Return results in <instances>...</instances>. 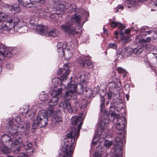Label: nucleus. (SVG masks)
Here are the masks:
<instances>
[{
	"label": "nucleus",
	"instance_id": "obj_58",
	"mask_svg": "<svg viewBox=\"0 0 157 157\" xmlns=\"http://www.w3.org/2000/svg\"><path fill=\"white\" fill-rule=\"evenodd\" d=\"M114 34L116 36H117L118 34V32L117 31H116L115 32Z\"/></svg>",
	"mask_w": 157,
	"mask_h": 157
},
{
	"label": "nucleus",
	"instance_id": "obj_55",
	"mask_svg": "<svg viewBox=\"0 0 157 157\" xmlns=\"http://www.w3.org/2000/svg\"><path fill=\"white\" fill-rule=\"evenodd\" d=\"M139 42L141 43H146V40L145 39H142L140 40Z\"/></svg>",
	"mask_w": 157,
	"mask_h": 157
},
{
	"label": "nucleus",
	"instance_id": "obj_43",
	"mask_svg": "<svg viewBox=\"0 0 157 157\" xmlns=\"http://www.w3.org/2000/svg\"><path fill=\"white\" fill-rule=\"evenodd\" d=\"M6 67L8 69H12L13 68V65L10 63H8L6 65Z\"/></svg>",
	"mask_w": 157,
	"mask_h": 157
},
{
	"label": "nucleus",
	"instance_id": "obj_1",
	"mask_svg": "<svg viewBox=\"0 0 157 157\" xmlns=\"http://www.w3.org/2000/svg\"><path fill=\"white\" fill-rule=\"evenodd\" d=\"M13 121H10L6 124V130L11 136L15 139L11 140V138L9 135H2L1 141L5 143L6 145H10L11 149L15 153H18L20 148V144L23 141L22 135L18 132L17 127L12 124Z\"/></svg>",
	"mask_w": 157,
	"mask_h": 157
},
{
	"label": "nucleus",
	"instance_id": "obj_25",
	"mask_svg": "<svg viewBox=\"0 0 157 157\" xmlns=\"http://www.w3.org/2000/svg\"><path fill=\"white\" fill-rule=\"evenodd\" d=\"M1 150L4 153H8L9 152V148H10V145L6 146L4 144H2L0 147Z\"/></svg>",
	"mask_w": 157,
	"mask_h": 157
},
{
	"label": "nucleus",
	"instance_id": "obj_30",
	"mask_svg": "<svg viewBox=\"0 0 157 157\" xmlns=\"http://www.w3.org/2000/svg\"><path fill=\"white\" fill-rule=\"evenodd\" d=\"M39 98L43 101H47V102L48 100V96L47 94H40L39 96Z\"/></svg>",
	"mask_w": 157,
	"mask_h": 157
},
{
	"label": "nucleus",
	"instance_id": "obj_17",
	"mask_svg": "<svg viewBox=\"0 0 157 157\" xmlns=\"http://www.w3.org/2000/svg\"><path fill=\"white\" fill-rule=\"evenodd\" d=\"M66 3L63 4H60L58 5L56 7V13L61 14L66 10Z\"/></svg>",
	"mask_w": 157,
	"mask_h": 157
},
{
	"label": "nucleus",
	"instance_id": "obj_3",
	"mask_svg": "<svg viewBox=\"0 0 157 157\" xmlns=\"http://www.w3.org/2000/svg\"><path fill=\"white\" fill-rule=\"evenodd\" d=\"M81 19L79 15L75 14L72 17L70 21L61 26L62 30L72 35L80 33L82 30L80 23Z\"/></svg>",
	"mask_w": 157,
	"mask_h": 157
},
{
	"label": "nucleus",
	"instance_id": "obj_31",
	"mask_svg": "<svg viewBox=\"0 0 157 157\" xmlns=\"http://www.w3.org/2000/svg\"><path fill=\"white\" fill-rule=\"evenodd\" d=\"M117 71L119 73H122L124 74L123 76L124 77L126 76L127 72L125 69L121 67H119L117 68Z\"/></svg>",
	"mask_w": 157,
	"mask_h": 157
},
{
	"label": "nucleus",
	"instance_id": "obj_24",
	"mask_svg": "<svg viewBox=\"0 0 157 157\" xmlns=\"http://www.w3.org/2000/svg\"><path fill=\"white\" fill-rule=\"evenodd\" d=\"M96 152L94 155L93 157H101V147L99 146L96 148Z\"/></svg>",
	"mask_w": 157,
	"mask_h": 157
},
{
	"label": "nucleus",
	"instance_id": "obj_54",
	"mask_svg": "<svg viewBox=\"0 0 157 157\" xmlns=\"http://www.w3.org/2000/svg\"><path fill=\"white\" fill-rule=\"evenodd\" d=\"M130 32V30L129 29H127L125 31V33L126 34H129Z\"/></svg>",
	"mask_w": 157,
	"mask_h": 157
},
{
	"label": "nucleus",
	"instance_id": "obj_33",
	"mask_svg": "<svg viewBox=\"0 0 157 157\" xmlns=\"http://www.w3.org/2000/svg\"><path fill=\"white\" fill-rule=\"evenodd\" d=\"M62 47V43H59L57 44V51L58 53H63V49Z\"/></svg>",
	"mask_w": 157,
	"mask_h": 157
},
{
	"label": "nucleus",
	"instance_id": "obj_20",
	"mask_svg": "<svg viewBox=\"0 0 157 157\" xmlns=\"http://www.w3.org/2000/svg\"><path fill=\"white\" fill-rule=\"evenodd\" d=\"M105 123L101 122L98 127L96 133L99 136H100L102 133L105 126Z\"/></svg>",
	"mask_w": 157,
	"mask_h": 157
},
{
	"label": "nucleus",
	"instance_id": "obj_51",
	"mask_svg": "<svg viewBox=\"0 0 157 157\" xmlns=\"http://www.w3.org/2000/svg\"><path fill=\"white\" fill-rule=\"evenodd\" d=\"M68 44H69L70 45V46H71V48H70V49H73V48H74V44L72 42H71L70 43H69L68 44H67L68 46Z\"/></svg>",
	"mask_w": 157,
	"mask_h": 157
},
{
	"label": "nucleus",
	"instance_id": "obj_38",
	"mask_svg": "<svg viewBox=\"0 0 157 157\" xmlns=\"http://www.w3.org/2000/svg\"><path fill=\"white\" fill-rule=\"evenodd\" d=\"M84 93L86 92L87 96H90L91 95L92 93L91 91L89 88H85V91H84Z\"/></svg>",
	"mask_w": 157,
	"mask_h": 157
},
{
	"label": "nucleus",
	"instance_id": "obj_63",
	"mask_svg": "<svg viewBox=\"0 0 157 157\" xmlns=\"http://www.w3.org/2000/svg\"><path fill=\"white\" fill-rule=\"evenodd\" d=\"M18 25V24L17 25H16V26L18 27V29H20L21 26H20Z\"/></svg>",
	"mask_w": 157,
	"mask_h": 157
},
{
	"label": "nucleus",
	"instance_id": "obj_29",
	"mask_svg": "<svg viewBox=\"0 0 157 157\" xmlns=\"http://www.w3.org/2000/svg\"><path fill=\"white\" fill-rule=\"evenodd\" d=\"M33 146L31 142L28 141H25L23 143V146L25 149L26 150L30 149Z\"/></svg>",
	"mask_w": 157,
	"mask_h": 157
},
{
	"label": "nucleus",
	"instance_id": "obj_49",
	"mask_svg": "<svg viewBox=\"0 0 157 157\" xmlns=\"http://www.w3.org/2000/svg\"><path fill=\"white\" fill-rule=\"evenodd\" d=\"M18 157H27V155L24 153H21L18 155Z\"/></svg>",
	"mask_w": 157,
	"mask_h": 157
},
{
	"label": "nucleus",
	"instance_id": "obj_9",
	"mask_svg": "<svg viewBox=\"0 0 157 157\" xmlns=\"http://www.w3.org/2000/svg\"><path fill=\"white\" fill-rule=\"evenodd\" d=\"M77 86L74 84H67L68 90L64 95L63 98L66 101H68L71 99H75L77 98L76 89Z\"/></svg>",
	"mask_w": 157,
	"mask_h": 157
},
{
	"label": "nucleus",
	"instance_id": "obj_12",
	"mask_svg": "<svg viewBox=\"0 0 157 157\" xmlns=\"http://www.w3.org/2000/svg\"><path fill=\"white\" fill-rule=\"evenodd\" d=\"M50 113L52 115H54V116L52 118V124H54L55 126H59L62 123L61 118L59 116L60 114L59 112H56L53 111L52 113L50 112Z\"/></svg>",
	"mask_w": 157,
	"mask_h": 157
},
{
	"label": "nucleus",
	"instance_id": "obj_19",
	"mask_svg": "<svg viewBox=\"0 0 157 157\" xmlns=\"http://www.w3.org/2000/svg\"><path fill=\"white\" fill-rule=\"evenodd\" d=\"M25 108L27 109V111H24V113H28L25 115L26 118L29 119H32L34 116L35 112L34 110L33 111V110H30L28 111V107L25 106V108H23V109H24Z\"/></svg>",
	"mask_w": 157,
	"mask_h": 157
},
{
	"label": "nucleus",
	"instance_id": "obj_32",
	"mask_svg": "<svg viewBox=\"0 0 157 157\" xmlns=\"http://www.w3.org/2000/svg\"><path fill=\"white\" fill-rule=\"evenodd\" d=\"M101 111L102 112L103 109V106L104 105L105 102V98L103 96H101Z\"/></svg>",
	"mask_w": 157,
	"mask_h": 157
},
{
	"label": "nucleus",
	"instance_id": "obj_47",
	"mask_svg": "<svg viewBox=\"0 0 157 157\" xmlns=\"http://www.w3.org/2000/svg\"><path fill=\"white\" fill-rule=\"evenodd\" d=\"M31 1L36 2L43 3L45 2V0H31Z\"/></svg>",
	"mask_w": 157,
	"mask_h": 157
},
{
	"label": "nucleus",
	"instance_id": "obj_22",
	"mask_svg": "<svg viewBox=\"0 0 157 157\" xmlns=\"http://www.w3.org/2000/svg\"><path fill=\"white\" fill-rule=\"evenodd\" d=\"M136 3V0H125V6L128 8H130L132 7Z\"/></svg>",
	"mask_w": 157,
	"mask_h": 157
},
{
	"label": "nucleus",
	"instance_id": "obj_45",
	"mask_svg": "<svg viewBox=\"0 0 157 157\" xmlns=\"http://www.w3.org/2000/svg\"><path fill=\"white\" fill-rule=\"evenodd\" d=\"M114 102H111L110 104V111H112L114 110Z\"/></svg>",
	"mask_w": 157,
	"mask_h": 157
},
{
	"label": "nucleus",
	"instance_id": "obj_37",
	"mask_svg": "<svg viewBox=\"0 0 157 157\" xmlns=\"http://www.w3.org/2000/svg\"><path fill=\"white\" fill-rule=\"evenodd\" d=\"M13 120L14 121H15L18 124H19V125H20V124H21V123H22L21 120V118L19 117H17L16 118H15V119H14Z\"/></svg>",
	"mask_w": 157,
	"mask_h": 157
},
{
	"label": "nucleus",
	"instance_id": "obj_2",
	"mask_svg": "<svg viewBox=\"0 0 157 157\" xmlns=\"http://www.w3.org/2000/svg\"><path fill=\"white\" fill-rule=\"evenodd\" d=\"M126 119L124 117L118 119L116 128L119 131L114 143V149L116 153H122V149L124 143L125 135L123 129L126 125Z\"/></svg>",
	"mask_w": 157,
	"mask_h": 157
},
{
	"label": "nucleus",
	"instance_id": "obj_52",
	"mask_svg": "<svg viewBox=\"0 0 157 157\" xmlns=\"http://www.w3.org/2000/svg\"><path fill=\"white\" fill-rule=\"evenodd\" d=\"M146 43H148L151 40V38L150 37H148L145 40Z\"/></svg>",
	"mask_w": 157,
	"mask_h": 157
},
{
	"label": "nucleus",
	"instance_id": "obj_53",
	"mask_svg": "<svg viewBox=\"0 0 157 157\" xmlns=\"http://www.w3.org/2000/svg\"><path fill=\"white\" fill-rule=\"evenodd\" d=\"M156 34L152 33L153 34V37L154 39L156 38H157V33L155 32Z\"/></svg>",
	"mask_w": 157,
	"mask_h": 157
},
{
	"label": "nucleus",
	"instance_id": "obj_4",
	"mask_svg": "<svg viewBox=\"0 0 157 157\" xmlns=\"http://www.w3.org/2000/svg\"><path fill=\"white\" fill-rule=\"evenodd\" d=\"M75 129H74L72 132L67 135V138L71 139V144L68 149L69 143L67 140H66L64 141L63 144L62 148V150L63 153V157H71L76 144V139L77 137L75 134Z\"/></svg>",
	"mask_w": 157,
	"mask_h": 157
},
{
	"label": "nucleus",
	"instance_id": "obj_13",
	"mask_svg": "<svg viewBox=\"0 0 157 157\" xmlns=\"http://www.w3.org/2000/svg\"><path fill=\"white\" fill-rule=\"evenodd\" d=\"M143 51V48L140 47H138L134 49L130 48H125L124 49V53L126 56H128L129 55H130L131 53L139 54L142 53Z\"/></svg>",
	"mask_w": 157,
	"mask_h": 157
},
{
	"label": "nucleus",
	"instance_id": "obj_50",
	"mask_svg": "<svg viewBox=\"0 0 157 157\" xmlns=\"http://www.w3.org/2000/svg\"><path fill=\"white\" fill-rule=\"evenodd\" d=\"M117 8L119 9L121 11L123 10L124 9V7L122 5H119L117 6Z\"/></svg>",
	"mask_w": 157,
	"mask_h": 157
},
{
	"label": "nucleus",
	"instance_id": "obj_8",
	"mask_svg": "<svg viewBox=\"0 0 157 157\" xmlns=\"http://www.w3.org/2000/svg\"><path fill=\"white\" fill-rule=\"evenodd\" d=\"M35 31L42 35L49 36H56L58 35L57 30L55 29L50 30L46 26L38 25L36 28Z\"/></svg>",
	"mask_w": 157,
	"mask_h": 157
},
{
	"label": "nucleus",
	"instance_id": "obj_26",
	"mask_svg": "<svg viewBox=\"0 0 157 157\" xmlns=\"http://www.w3.org/2000/svg\"><path fill=\"white\" fill-rule=\"evenodd\" d=\"M7 8L10 10H13L16 12L19 11L20 10L19 6H18L15 5L14 6L7 5Z\"/></svg>",
	"mask_w": 157,
	"mask_h": 157
},
{
	"label": "nucleus",
	"instance_id": "obj_23",
	"mask_svg": "<svg viewBox=\"0 0 157 157\" xmlns=\"http://www.w3.org/2000/svg\"><path fill=\"white\" fill-rule=\"evenodd\" d=\"M31 0H18V2L20 4L24 6L31 7L30 6V1Z\"/></svg>",
	"mask_w": 157,
	"mask_h": 157
},
{
	"label": "nucleus",
	"instance_id": "obj_18",
	"mask_svg": "<svg viewBox=\"0 0 157 157\" xmlns=\"http://www.w3.org/2000/svg\"><path fill=\"white\" fill-rule=\"evenodd\" d=\"M66 9L69 10V13H71L75 11L76 7L74 4L66 2Z\"/></svg>",
	"mask_w": 157,
	"mask_h": 157
},
{
	"label": "nucleus",
	"instance_id": "obj_41",
	"mask_svg": "<svg viewBox=\"0 0 157 157\" xmlns=\"http://www.w3.org/2000/svg\"><path fill=\"white\" fill-rule=\"evenodd\" d=\"M115 155L114 157H119L120 155H121L122 153H116L114 151ZM105 157H111V155L110 154H107Z\"/></svg>",
	"mask_w": 157,
	"mask_h": 157
},
{
	"label": "nucleus",
	"instance_id": "obj_62",
	"mask_svg": "<svg viewBox=\"0 0 157 157\" xmlns=\"http://www.w3.org/2000/svg\"><path fill=\"white\" fill-rule=\"evenodd\" d=\"M1 63H0V73H1L2 70V68L1 66Z\"/></svg>",
	"mask_w": 157,
	"mask_h": 157
},
{
	"label": "nucleus",
	"instance_id": "obj_28",
	"mask_svg": "<svg viewBox=\"0 0 157 157\" xmlns=\"http://www.w3.org/2000/svg\"><path fill=\"white\" fill-rule=\"evenodd\" d=\"M63 80L61 79V78H56L52 80V84L54 86L56 87H57L61 82V80Z\"/></svg>",
	"mask_w": 157,
	"mask_h": 157
},
{
	"label": "nucleus",
	"instance_id": "obj_56",
	"mask_svg": "<svg viewBox=\"0 0 157 157\" xmlns=\"http://www.w3.org/2000/svg\"><path fill=\"white\" fill-rule=\"evenodd\" d=\"M145 32V29H141L140 31V33L142 34L144 33Z\"/></svg>",
	"mask_w": 157,
	"mask_h": 157
},
{
	"label": "nucleus",
	"instance_id": "obj_21",
	"mask_svg": "<svg viewBox=\"0 0 157 157\" xmlns=\"http://www.w3.org/2000/svg\"><path fill=\"white\" fill-rule=\"evenodd\" d=\"M16 126L17 127V129H19L20 128L21 130V132H24L28 130L30 126V123L28 122H27L23 126Z\"/></svg>",
	"mask_w": 157,
	"mask_h": 157
},
{
	"label": "nucleus",
	"instance_id": "obj_42",
	"mask_svg": "<svg viewBox=\"0 0 157 157\" xmlns=\"http://www.w3.org/2000/svg\"><path fill=\"white\" fill-rule=\"evenodd\" d=\"M112 144V143L111 141H107L105 142V145L106 147H109Z\"/></svg>",
	"mask_w": 157,
	"mask_h": 157
},
{
	"label": "nucleus",
	"instance_id": "obj_5",
	"mask_svg": "<svg viewBox=\"0 0 157 157\" xmlns=\"http://www.w3.org/2000/svg\"><path fill=\"white\" fill-rule=\"evenodd\" d=\"M19 22V19L17 17L8 19L6 23L2 24L1 29L8 31L13 29L15 31L23 33H26L27 31V28L26 26H21L20 29H18V27L16 26V25H17Z\"/></svg>",
	"mask_w": 157,
	"mask_h": 157
},
{
	"label": "nucleus",
	"instance_id": "obj_16",
	"mask_svg": "<svg viewBox=\"0 0 157 157\" xmlns=\"http://www.w3.org/2000/svg\"><path fill=\"white\" fill-rule=\"evenodd\" d=\"M80 65L81 67L91 68L93 65L92 61L90 60L82 59L80 61Z\"/></svg>",
	"mask_w": 157,
	"mask_h": 157
},
{
	"label": "nucleus",
	"instance_id": "obj_7",
	"mask_svg": "<svg viewBox=\"0 0 157 157\" xmlns=\"http://www.w3.org/2000/svg\"><path fill=\"white\" fill-rule=\"evenodd\" d=\"M48 118L45 111L43 110L39 112L36 119L33 121L32 128L33 129L36 128L39 126L43 127L47 124Z\"/></svg>",
	"mask_w": 157,
	"mask_h": 157
},
{
	"label": "nucleus",
	"instance_id": "obj_11",
	"mask_svg": "<svg viewBox=\"0 0 157 157\" xmlns=\"http://www.w3.org/2000/svg\"><path fill=\"white\" fill-rule=\"evenodd\" d=\"M80 119L81 118L77 116L73 117L71 118V123L72 125H75L78 123H79V124L78 126V130L77 131L76 128L72 127L71 128L70 132L67 134V135L68 134L70 133L71 132H72L73 130L75 129V134L77 137V139H76V142L78 136L79 131L82 124V122L80 121Z\"/></svg>",
	"mask_w": 157,
	"mask_h": 157
},
{
	"label": "nucleus",
	"instance_id": "obj_57",
	"mask_svg": "<svg viewBox=\"0 0 157 157\" xmlns=\"http://www.w3.org/2000/svg\"><path fill=\"white\" fill-rule=\"evenodd\" d=\"M61 0H53V1L54 2H55L56 3H57L59 2Z\"/></svg>",
	"mask_w": 157,
	"mask_h": 157
},
{
	"label": "nucleus",
	"instance_id": "obj_59",
	"mask_svg": "<svg viewBox=\"0 0 157 157\" xmlns=\"http://www.w3.org/2000/svg\"><path fill=\"white\" fill-rule=\"evenodd\" d=\"M74 102L75 104H77L78 103V101L77 100H75Z\"/></svg>",
	"mask_w": 157,
	"mask_h": 157
},
{
	"label": "nucleus",
	"instance_id": "obj_44",
	"mask_svg": "<svg viewBox=\"0 0 157 157\" xmlns=\"http://www.w3.org/2000/svg\"><path fill=\"white\" fill-rule=\"evenodd\" d=\"M117 116V115L115 113V112L113 111L112 112L110 113V117H112V118L113 117L112 119H111V120L112 121H113L114 119V118L115 117H116Z\"/></svg>",
	"mask_w": 157,
	"mask_h": 157
},
{
	"label": "nucleus",
	"instance_id": "obj_48",
	"mask_svg": "<svg viewBox=\"0 0 157 157\" xmlns=\"http://www.w3.org/2000/svg\"><path fill=\"white\" fill-rule=\"evenodd\" d=\"M112 93L110 91L108 92L107 93L108 99L110 100L111 99L112 95Z\"/></svg>",
	"mask_w": 157,
	"mask_h": 157
},
{
	"label": "nucleus",
	"instance_id": "obj_36",
	"mask_svg": "<svg viewBox=\"0 0 157 157\" xmlns=\"http://www.w3.org/2000/svg\"><path fill=\"white\" fill-rule=\"evenodd\" d=\"M7 17V16L4 13L2 12L0 13V22L3 21L5 20Z\"/></svg>",
	"mask_w": 157,
	"mask_h": 157
},
{
	"label": "nucleus",
	"instance_id": "obj_64",
	"mask_svg": "<svg viewBox=\"0 0 157 157\" xmlns=\"http://www.w3.org/2000/svg\"><path fill=\"white\" fill-rule=\"evenodd\" d=\"M109 103V102L108 101H107L106 103V105H108Z\"/></svg>",
	"mask_w": 157,
	"mask_h": 157
},
{
	"label": "nucleus",
	"instance_id": "obj_35",
	"mask_svg": "<svg viewBox=\"0 0 157 157\" xmlns=\"http://www.w3.org/2000/svg\"><path fill=\"white\" fill-rule=\"evenodd\" d=\"M108 48L116 49L117 48V45L115 43H110L108 44Z\"/></svg>",
	"mask_w": 157,
	"mask_h": 157
},
{
	"label": "nucleus",
	"instance_id": "obj_27",
	"mask_svg": "<svg viewBox=\"0 0 157 157\" xmlns=\"http://www.w3.org/2000/svg\"><path fill=\"white\" fill-rule=\"evenodd\" d=\"M5 49L0 46V60H4L5 59Z\"/></svg>",
	"mask_w": 157,
	"mask_h": 157
},
{
	"label": "nucleus",
	"instance_id": "obj_10",
	"mask_svg": "<svg viewBox=\"0 0 157 157\" xmlns=\"http://www.w3.org/2000/svg\"><path fill=\"white\" fill-rule=\"evenodd\" d=\"M111 26L114 28L117 27L118 29L120 30V32L121 36H123L121 39L122 45L129 42V37L124 36V33L123 31L124 28L125 26L121 23L113 21L111 22Z\"/></svg>",
	"mask_w": 157,
	"mask_h": 157
},
{
	"label": "nucleus",
	"instance_id": "obj_40",
	"mask_svg": "<svg viewBox=\"0 0 157 157\" xmlns=\"http://www.w3.org/2000/svg\"><path fill=\"white\" fill-rule=\"evenodd\" d=\"M5 57L6 56L7 57L10 58L12 56V53L9 51H6L5 50Z\"/></svg>",
	"mask_w": 157,
	"mask_h": 157
},
{
	"label": "nucleus",
	"instance_id": "obj_6",
	"mask_svg": "<svg viewBox=\"0 0 157 157\" xmlns=\"http://www.w3.org/2000/svg\"><path fill=\"white\" fill-rule=\"evenodd\" d=\"M66 88V86L65 84L62 83L61 84V88H58L57 90H54L51 94L52 98L48 99V101L49 107L48 108V110L50 112L52 113L54 111V107L57 104L58 99L59 96H60L63 87Z\"/></svg>",
	"mask_w": 157,
	"mask_h": 157
},
{
	"label": "nucleus",
	"instance_id": "obj_61",
	"mask_svg": "<svg viewBox=\"0 0 157 157\" xmlns=\"http://www.w3.org/2000/svg\"><path fill=\"white\" fill-rule=\"evenodd\" d=\"M103 30L104 31V32L105 33H107V30H106V31H105V27H104L103 28Z\"/></svg>",
	"mask_w": 157,
	"mask_h": 157
},
{
	"label": "nucleus",
	"instance_id": "obj_34",
	"mask_svg": "<svg viewBox=\"0 0 157 157\" xmlns=\"http://www.w3.org/2000/svg\"><path fill=\"white\" fill-rule=\"evenodd\" d=\"M80 88H78L77 90H76V95L78 94H81L84 91L83 86L81 84L79 85Z\"/></svg>",
	"mask_w": 157,
	"mask_h": 157
},
{
	"label": "nucleus",
	"instance_id": "obj_60",
	"mask_svg": "<svg viewBox=\"0 0 157 157\" xmlns=\"http://www.w3.org/2000/svg\"><path fill=\"white\" fill-rule=\"evenodd\" d=\"M119 9L118 8H117H117H116V13H117L118 12H119L120 11L119 10Z\"/></svg>",
	"mask_w": 157,
	"mask_h": 157
},
{
	"label": "nucleus",
	"instance_id": "obj_15",
	"mask_svg": "<svg viewBox=\"0 0 157 157\" xmlns=\"http://www.w3.org/2000/svg\"><path fill=\"white\" fill-rule=\"evenodd\" d=\"M63 68H59L57 72L58 75H60L63 71H65V72L64 73L63 75L60 77L61 79L63 81L67 79V76L68 74L70 72L69 67H68L67 64L66 63L64 64L63 65Z\"/></svg>",
	"mask_w": 157,
	"mask_h": 157
},
{
	"label": "nucleus",
	"instance_id": "obj_39",
	"mask_svg": "<svg viewBox=\"0 0 157 157\" xmlns=\"http://www.w3.org/2000/svg\"><path fill=\"white\" fill-rule=\"evenodd\" d=\"M151 33L153 34H156L155 33V31H146L144 32V33L142 34V35L144 36H147V35Z\"/></svg>",
	"mask_w": 157,
	"mask_h": 157
},
{
	"label": "nucleus",
	"instance_id": "obj_46",
	"mask_svg": "<svg viewBox=\"0 0 157 157\" xmlns=\"http://www.w3.org/2000/svg\"><path fill=\"white\" fill-rule=\"evenodd\" d=\"M151 3L152 4H154V6L157 8V1L156 0H152L151 1Z\"/></svg>",
	"mask_w": 157,
	"mask_h": 157
},
{
	"label": "nucleus",
	"instance_id": "obj_14",
	"mask_svg": "<svg viewBox=\"0 0 157 157\" xmlns=\"http://www.w3.org/2000/svg\"><path fill=\"white\" fill-rule=\"evenodd\" d=\"M59 106L62 108L65 112H73L72 106L68 101L61 102L59 104Z\"/></svg>",
	"mask_w": 157,
	"mask_h": 157
}]
</instances>
